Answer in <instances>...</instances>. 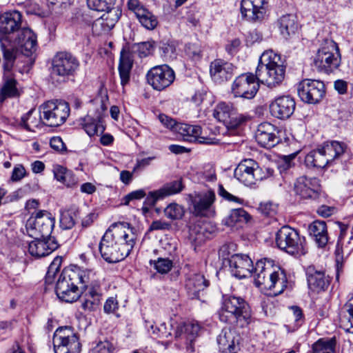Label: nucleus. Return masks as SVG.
<instances>
[{
	"mask_svg": "<svg viewBox=\"0 0 353 353\" xmlns=\"http://www.w3.org/2000/svg\"><path fill=\"white\" fill-rule=\"evenodd\" d=\"M9 43L8 48H11L14 62L18 52L29 57L36 50L37 37L30 28H23L17 32L14 39Z\"/></svg>",
	"mask_w": 353,
	"mask_h": 353,
	"instance_id": "4468645a",
	"label": "nucleus"
},
{
	"mask_svg": "<svg viewBox=\"0 0 353 353\" xmlns=\"http://www.w3.org/2000/svg\"><path fill=\"white\" fill-rule=\"evenodd\" d=\"M228 263L232 274L239 279L245 278L254 272L252 261L246 254H234L229 259Z\"/></svg>",
	"mask_w": 353,
	"mask_h": 353,
	"instance_id": "b1692460",
	"label": "nucleus"
},
{
	"mask_svg": "<svg viewBox=\"0 0 353 353\" xmlns=\"http://www.w3.org/2000/svg\"><path fill=\"white\" fill-rule=\"evenodd\" d=\"M184 213L183 206L176 203L169 204L164 210L165 216L171 220L181 219Z\"/></svg>",
	"mask_w": 353,
	"mask_h": 353,
	"instance_id": "09e8293b",
	"label": "nucleus"
},
{
	"mask_svg": "<svg viewBox=\"0 0 353 353\" xmlns=\"http://www.w3.org/2000/svg\"><path fill=\"white\" fill-rule=\"evenodd\" d=\"M308 233L319 248H324L329 241L327 228L324 221L316 220L308 225Z\"/></svg>",
	"mask_w": 353,
	"mask_h": 353,
	"instance_id": "f704fd0d",
	"label": "nucleus"
},
{
	"mask_svg": "<svg viewBox=\"0 0 353 353\" xmlns=\"http://www.w3.org/2000/svg\"><path fill=\"white\" fill-rule=\"evenodd\" d=\"M274 170L270 168L260 167L259 163L252 159L242 160L234 170V177L248 187H253L258 181L272 176Z\"/></svg>",
	"mask_w": 353,
	"mask_h": 353,
	"instance_id": "423d86ee",
	"label": "nucleus"
},
{
	"mask_svg": "<svg viewBox=\"0 0 353 353\" xmlns=\"http://www.w3.org/2000/svg\"><path fill=\"white\" fill-rule=\"evenodd\" d=\"M241 40L239 39H233L228 41V43L225 45V50L230 54H236L241 47Z\"/></svg>",
	"mask_w": 353,
	"mask_h": 353,
	"instance_id": "052dcab7",
	"label": "nucleus"
},
{
	"mask_svg": "<svg viewBox=\"0 0 353 353\" xmlns=\"http://www.w3.org/2000/svg\"><path fill=\"white\" fill-rule=\"evenodd\" d=\"M137 239L136 230L129 223H112L103 234L99 245L101 257L110 263L123 260L132 250Z\"/></svg>",
	"mask_w": 353,
	"mask_h": 353,
	"instance_id": "f257e3e1",
	"label": "nucleus"
},
{
	"mask_svg": "<svg viewBox=\"0 0 353 353\" xmlns=\"http://www.w3.org/2000/svg\"><path fill=\"white\" fill-rule=\"evenodd\" d=\"M267 0H242L241 12L242 17L250 21L261 20L265 14Z\"/></svg>",
	"mask_w": 353,
	"mask_h": 353,
	"instance_id": "cd10ccee",
	"label": "nucleus"
},
{
	"mask_svg": "<svg viewBox=\"0 0 353 353\" xmlns=\"http://www.w3.org/2000/svg\"><path fill=\"white\" fill-rule=\"evenodd\" d=\"M256 72L260 83L274 88L284 80L285 65L280 54L272 50H266L259 58Z\"/></svg>",
	"mask_w": 353,
	"mask_h": 353,
	"instance_id": "f03ea898",
	"label": "nucleus"
},
{
	"mask_svg": "<svg viewBox=\"0 0 353 353\" xmlns=\"http://www.w3.org/2000/svg\"><path fill=\"white\" fill-rule=\"evenodd\" d=\"M339 319L341 326L346 332L353 334V296L341 308Z\"/></svg>",
	"mask_w": 353,
	"mask_h": 353,
	"instance_id": "4c0bfd02",
	"label": "nucleus"
},
{
	"mask_svg": "<svg viewBox=\"0 0 353 353\" xmlns=\"http://www.w3.org/2000/svg\"><path fill=\"white\" fill-rule=\"evenodd\" d=\"M255 285L262 290H272L274 295L281 294L287 286V276L283 270H274L272 261L261 259L254 267Z\"/></svg>",
	"mask_w": 353,
	"mask_h": 353,
	"instance_id": "7ed1b4c3",
	"label": "nucleus"
},
{
	"mask_svg": "<svg viewBox=\"0 0 353 353\" xmlns=\"http://www.w3.org/2000/svg\"><path fill=\"white\" fill-rule=\"evenodd\" d=\"M305 164L307 168H323L328 165L321 148L310 152L305 158Z\"/></svg>",
	"mask_w": 353,
	"mask_h": 353,
	"instance_id": "a19ab883",
	"label": "nucleus"
},
{
	"mask_svg": "<svg viewBox=\"0 0 353 353\" xmlns=\"http://www.w3.org/2000/svg\"><path fill=\"white\" fill-rule=\"evenodd\" d=\"M275 126L270 123L264 122L259 125L255 134L257 143L262 147L271 148L279 143L280 139Z\"/></svg>",
	"mask_w": 353,
	"mask_h": 353,
	"instance_id": "a878e982",
	"label": "nucleus"
},
{
	"mask_svg": "<svg viewBox=\"0 0 353 353\" xmlns=\"http://www.w3.org/2000/svg\"><path fill=\"white\" fill-rule=\"evenodd\" d=\"M240 336L230 328H223L217 337V343L222 353H237L240 350Z\"/></svg>",
	"mask_w": 353,
	"mask_h": 353,
	"instance_id": "c756f323",
	"label": "nucleus"
},
{
	"mask_svg": "<svg viewBox=\"0 0 353 353\" xmlns=\"http://www.w3.org/2000/svg\"><path fill=\"white\" fill-rule=\"evenodd\" d=\"M53 172L54 178L67 186H71L75 183V179L73 178L71 172L65 168L56 165L53 168Z\"/></svg>",
	"mask_w": 353,
	"mask_h": 353,
	"instance_id": "a18cd8bd",
	"label": "nucleus"
},
{
	"mask_svg": "<svg viewBox=\"0 0 353 353\" xmlns=\"http://www.w3.org/2000/svg\"><path fill=\"white\" fill-rule=\"evenodd\" d=\"M72 268H65L56 283L55 292L58 298L67 303L76 301L81 296L77 276Z\"/></svg>",
	"mask_w": 353,
	"mask_h": 353,
	"instance_id": "6e6552de",
	"label": "nucleus"
},
{
	"mask_svg": "<svg viewBox=\"0 0 353 353\" xmlns=\"http://www.w3.org/2000/svg\"><path fill=\"white\" fill-rule=\"evenodd\" d=\"M250 219L249 214L243 208L234 209L225 218V223L229 227H234L236 224L247 223Z\"/></svg>",
	"mask_w": 353,
	"mask_h": 353,
	"instance_id": "79ce46f5",
	"label": "nucleus"
},
{
	"mask_svg": "<svg viewBox=\"0 0 353 353\" xmlns=\"http://www.w3.org/2000/svg\"><path fill=\"white\" fill-rule=\"evenodd\" d=\"M335 347L336 339L334 338L321 339L313 344L312 353H334Z\"/></svg>",
	"mask_w": 353,
	"mask_h": 353,
	"instance_id": "c03bdc74",
	"label": "nucleus"
},
{
	"mask_svg": "<svg viewBox=\"0 0 353 353\" xmlns=\"http://www.w3.org/2000/svg\"><path fill=\"white\" fill-rule=\"evenodd\" d=\"M145 192L142 189L131 192L124 196L123 199V204L128 205L131 201L141 199L145 196Z\"/></svg>",
	"mask_w": 353,
	"mask_h": 353,
	"instance_id": "bf43d9fd",
	"label": "nucleus"
},
{
	"mask_svg": "<svg viewBox=\"0 0 353 353\" xmlns=\"http://www.w3.org/2000/svg\"><path fill=\"white\" fill-rule=\"evenodd\" d=\"M0 20V45L3 55L6 51L12 55L11 48H8V44L21 29V14L18 11L6 12L1 17Z\"/></svg>",
	"mask_w": 353,
	"mask_h": 353,
	"instance_id": "9b49d317",
	"label": "nucleus"
},
{
	"mask_svg": "<svg viewBox=\"0 0 353 353\" xmlns=\"http://www.w3.org/2000/svg\"><path fill=\"white\" fill-rule=\"evenodd\" d=\"M79 68V61L71 53L57 52L52 59V77H59L63 79L74 76Z\"/></svg>",
	"mask_w": 353,
	"mask_h": 353,
	"instance_id": "2eb2a0df",
	"label": "nucleus"
},
{
	"mask_svg": "<svg viewBox=\"0 0 353 353\" xmlns=\"http://www.w3.org/2000/svg\"><path fill=\"white\" fill-rule=\"evenodd\" d=\"M183 188L182 179L166 183L160 189L150 192L145 199L144 203L149 207H153L158 200L179 194Z\"/></svg>",
	"mask_w": 353,
	"mask_h": 353,
	"instance_id": "5701e85b",
	"label": "nucleus"
},
{
	"mask_svg": "<svg viewBox=\"0 0 353 353\" xmlns=\"http://www.w3.org/2000/svg\"><path fill=\"white\" fill-rule=\"evenodd\" d=\"M259 210L266 216H273L276 212V206L270 202L262 203L259 207Z\"/></svg>",
	"mask_w": 353,
	"mask_h": 353,
	"instance_id": "4d7b16f0",
	"label": "nucleus"
},
{
	"mask_svg": "<svg viewBox=\"0 0 353 353\" xmlns=\"http://www.w3.org/2000/svg\"><path fill=\"white\" fill-rule=\"evenodd\" d=\"M119 307L118 301L116 298H108L103 306V310L105 313H114Z\"/></svg>",
	"mask_w": 353,
	"mask_h": 353,
	"instance_id": "69168bd1",
	"label": "nucleus"
},
{
	"mask_svg": "<svg viewBox=\"0 0 353 353\" xmlns=\"http://www.w3.org/2000/svg\"><path fill=\"white\" fill-rule=\"evenodd\" d=\"M216 196L213 190L200 192L192 198L194 213L197 216H207L212 210Z\"/></svg>",
	"mask_w": 353,
	"mask_h": 353,
	"instance_id": "7c9ffc66",
	"label": "nucleus"
},
{
	"mask_svg": "<svg viewBox=\"0 0 353 353\" xmlns=\"http://www.w3.org/2000/svg\"><path fill=\"white\" fill-rule=\"evenodd\" d=\"M26 174V171L21 164H18L14 166L12 175L11 181L16 182L21 180Z\"/></svg>",
	"mask_w": 353,
	"mask_h": 353,
	"instance_id": "680f3d73",
	"label": "nucleus"
},
{
	"mask_svg": "<svg viewBox=\"0 0 353 353\" xmlns=\"http://www.w3.org/2000/svg\"><path fill=\"white\" fill-rule=\"evenodd\" d=\"M218 193L219 196L225 199V200H228L229 201H233L235 203H242L243 200L240 198L235 196L230 193H229L228 191H226L223 186L221 184L219 185V190Z\"/></svg>",
	"mask_w": 353,
	"mask_h": 353,
	"instance_id": "e2e57ef3",
	"label": "nucleus"
},
{
	"mask_svg": "<svg viewBox=\"0 0 353 353\" xmlns=\"http://www.w3.org/2000/svg\"><path fill=\"white\" fill-rule=\"evenodd\" d=\"M55 219L52 214L46 210L38 211L27 221L26 228L28 234L33 239L52 237Z\"/></svg>",
	"mask_w": 353,
	"mask_h": 353,
	"instance_id": "1a4fd4ad",
	"label": "nucleus"
},
{
	"mask_svg": "<svg viewBox=\"0 0 353 353\" xmlns=\"http://www.w3.org/2000/svg\"><path fill=\"white\" fill-rule=\"evenodd\" d=\"M296 154L293 153L288 156H283L279 162V169L281 172L287 171L294 166V163L293 160L296 157Z\"/></svg>",
	"mask_w": 353,
	"mask_h": 353,
	"instance_id": "5fc2aeb1",
	"label": "nucleus"
},
{
	"mask_svg": "<svg viewBox=\"0 0 353 353\" xmlns=\"http://www.w3.org/2000/svg\"><path fill=\"white\" fill-rule=\"evenodd\" d=\"M294 194L301 199H319L321 195L320 180L318 178H309L305 176L299 177L294 183Z\"/></svg>",
	"mask_w": 353,
	"mask_h": 353,
	"instance_id": "aec40b11",
	"label": "nucleus"
},
{
	"mask_svg": "<svg viewBox=\"0 0 353 353\" xmlns=\"http://www.w3.org/2000/svg\"><path fill=\"white\" fill-rule=\"evenodd\" d=\"M112 345L107 341L98 343L92 350V353H112Z\"/></svg>",
	"mask_w": 353,
	"mask_h": 353,
	"instance_id": "13d9d810",
	"label": "nucleus"
},
{
	"mask_svg": "<svg viewBox=\"0 0 353 353\" xmlns=\"http://www.w3.org/2000/svg\"><path fill=\"white\" fill-rule=\"evenodd\" d=\"M260 83L258 81L256 72L244 73L237 77L232 85V92L235 97H242L251 99L256 95Z\"/></svg>",
	"mask_w": 353,
	"mask_h": 353,
	"instance_id": "6ab92c4d",
	"label": "nucleus"
},
{
	"mask_svg": "<svg viewBox=\"0 0 353 353\" xmlns=\"http://www.w3.org/2000/svg\"><path fill=\"white\" fill-rule=\"evenodd\" d=\"M208 228V224H203L202 226L199 228V230H196L195 227L193 229H191L190 235L192 238L195 241H202L201 236L205 235V232H207Z\"/></svg>",
	"mask_w": 353,
	"mask_h": 353,
	"instance_id": "774afa93",
	"label": "nucleus"
},
{
	"mask_svg": "<svg viewBox=\"0 0 353 353\" xmlns=\"http://www.w3.org/2000/svg\"><path fill=\"white\" fill-rule=\"evenodd\" d=\"M128 9L132 11L140 23L147 30H154L158 25V20L151 12L145 8L139 0H128Z\"/></svg>",
	"mask_w": 353,
	"mask_h": 353,
	"instance_id": "393cba45",
	"label": "nucleus"
},
{
	"mask_svg": "<svg viewBox=\"0 0 353 353\" xmlns=\"http://www.w3.org/2000/svg\"><path fill=\"white\" fill-rule=\"evenodd\" d=\"M219 316L222 322L230 324L239 323L243 327L250 323L251 310L250 305L243 298L223 295Z\"/></svg>",
	"mask_w": 353,
	"mask_h": 353,
	"instance_id": "20e7f679",
	"label": "nucleus"
},
{
	"mask_svg": "<svg viewBox=\"0 0 353 353\" xmlns=\"http://www.w3.org/2000/svg\"><path fill=\"white\" fill-rule=\"evenodd\" d=\"M76 210H65L61 213L60 226L63 230H70L75 225Z\"/></svg>",
	"mask_w": 353,
	"mask_h": 353,
	"instance_id": "de8ad7c7",
	"label": "nucleus"
},
{
	"mask_svg": "<svg viewBox=\"0 0 353 353\" xmlns=\"http://www.w3.org/2000/svg\"><path fill=\"white\" fill-rule=\"evenodd\" d=\"M340 64L341 54L337 44L332 40H325L314 57V68L320 72L330 74L338 69Z\"/></svg>",
	"mask_w": 353,
	"mask_h": 353,
	"instance_id": "0eeeda50",
	"label": "nucleus"
},
{
	"mask_svg": "<svg viewBox=\"0 0 353 353\" xmlns=\"http://www.w3.org/2000/svg\"><path fill=\"white\" fill-rule=\"evenodd\" d=\"M28 244V252L34 257L41 258L49 255L59 247L54 237L34 239Z\"/></svg>",
	"mask_w": 353,
	"mask_h": 353,
	"instance_id": "bb28decb",
	"label": "nucleus"
},
{
	"mask_svg": "<svg viewBox=\"0 0 353 353\" xmlns=\"http://www.w3.org/2000/svg\"><path fill=\"white\" fill-rule=\"evenodd\" d=\"M55 353H80L81 343L77 332L70 326L57 328L53 335Z\"/></svg>",
	"mask_w": 353,
	"mask_h": 353,
	"instance_id": "9d476101",
	"label": "nucleus"
},
{
	"mask_svg": "<svg viewBox=\"0 0 353 353\" xmlns=\"http://www.w3.org/2000/svg\"><path fill=\"white\" fill-rule=\"evenodd\" d=\"M154 268L161 274L168 273L172 268L173 263L169 259L159 258L154 261Z\"/></svg>",
	"mask_w": 353,
	"mask_h": 353,
	"instance_id": "603ef678",
	"label": "nucleus"
},
{
	"mask_svg": "<svg viewBox=\"0 0 353 353\" xmlns=\"http://www.w3.org/2000/svg\"><path fill=\"white\" fill-rule=\"evenodd\" d=\"M73 273L76 274L77 279L76 281L78 283L80 294L85 292L88 286L99 280L97 272L91 269H82L79 267L72 268Z\"/></svg>",
	"mask_w": 353,
	"mask_h": 353,
	"instance_id": "c9c22d12",
	"label": "nucleus"
},
{
	"mask_svg": "<svg viewBox=\"0 0 353 353\" xmlns=\"http://www.w3.org/2000/svg\"><path fill=\"white\" fill-rule=\"evenodd\" d=\"M176 131L187 141L201 143H209L208 139L201 136L202 129L199 125L179 123L176 126Z\"/></svg>",
	"mask_w": 353,
	"mask_h": 353,
	"instance_id": "72a5a7b5",
	"label": "nucleus"
},
{
	"mask_svg": "<svg viewBox=\"0 0 353 353\" xmlns=\"http://www.w3.org/2000/svg\"><path fill=\"white\" fill-rule=\"evenodd\" d=\"M61 263V258L56 257L54 261L51 263L47 272L45 282L46 284L50 285L52 283L56 273L59 270V266Z\"/></svg>",
	"mask_w": 353,
	"mask_h": 353,
	"instance_id": "8fccbe9b",
	"label": "nucleus"
},
{
	"mask_svg": "<svg viewBox=\"0 0 353 353\" xmlns=\"http://www.w3.org/2000/svg\"><path fill=\"white\" fill-rule=\"evenodd\" d=\"M146 79L154 90L162 91L173 83L175 72L167 64L156 65L148 70Z\"/></svg>",
	"mask_w": 353,
	"mask_h": 353,
	"instance_id": "a211bd4d",
	"label": "nucleus"
},
{
	"mask_svg": "<svg viewBox=\"0 0 353 353\" xmlns=\"http://www.w3.org/2000/svg\"><path fill=\"white\" fill-rule=\"evenodd\" d=\"M279 30L283 37L288 39L294 34L297 30V23L295 16L293 14H285L280 17L278 21Z\"/></svg>",
	"mask_w": 353,
	"mask_h": 353,
	"instance_id": "58836bf2",
	"label": "nucleus"
},
{
	"mask_svg": "<svg viewBox=\"0 0 353 353\" xmlns=\"http://www.w3.org/2000/svg\"><path fill=\"white\" fill-rule=\"evenodd\" d=\"M306 276L309 288L314 292L325 291L330 284L329 279L323 271L317 270L314 266H308Z\"/></svg>",
	"mask_w": 353,
	"mask_h": 353,
	"instance_id": "2f4dec72",
	"label": "nucleus"
},
{
	"mask_svg": "<svg viewBox=\"0 0 353 353\" xmlns=\"http://www.w3.org/2000/svg\"><path fill=\"white\" fill-rule=\"evenodd\" d=\"M88 290V294L94 299V301L99 300L101 295V288L99 280L90 285L87 288Z\"/></svg>",
	"mask_w": 353,
	"mask_h": 353,
	"instance_id": "338daca9",
	"label": "nucleus"
},
{
	"mask_svg": "<svg viewBox=\"0 0 353 353\" xmlns=\"http://www.w3.org/2000/svg\"><path fill=\"white\" fill-rule=\"evenodd\" d=\"M94 103L97 106L96 110H89L86 116L78 120L79 125L90 137L102 134L105 130L102 122L103 112L106 109L105 104L102 100H95Z\"/></svg>",
	"mask_w": 353,
	"mask_h": 353,
	"instance_id": "dca6fc26",
	"label": "nucleus"
},
{
	"mask_svg": "<svg viewBox=\"0 0 353 353\" xmlns=\"http://www.w3.org/2000/svg\"><path fill=\"white\" fill-rule=\"evenodd\" d=\"M132 65L133 60L130 54L125 50H122L118 69L121 79V84L123 87L128 84L130 81Z\"/></svg>",
	"mask_w": 353,
	"mask_h": 353,
	"instance_id": "e433bc0d",
	"label": "nucleus"
},
{
	"mask_svg": "<svg viewBox=\"0 0 353 353\" xmlns=\"http://www.w3.org/2000/svg\"><path fill=\"white\" fill-rule=\"evenodd\" d=\"M136 51L139 57H145L151 54L153 50V45L149 41L137 43L135 46Z\"/></svg>",
	"mask_w": 353,
	"mask_h": 353,
	"instance_id": "864d4df0",
	"label": "nucleus"
},
{
	"mask_svg": "<svg viewBox=\"0 0 353 353\" xmlns=\"http://www.w3.org/2000/svg\"><path fill=\"white\" fill-rule=\"evenodd\" d=\"M213 117L227 128H236L244 121L232 104L226 102H220L216 105Z\"/></svg>",
	"mask_w": 353,
	"mask_h": 353,
	"instance_id": "412c9836",
	"label": "nucleus"
},
{
	"mask_svg": "<svg viewBox=\"0 0 353 353\" xmlns=\"http://www.w3.org/2000/svg\"><path fill=\"white\" fill-rule=\"evenodd\" d=\"M234 65L223 59H216L210 66V73L212 80L217 83H222L230 80L234 75Z\"/></svg>",
	"mask_w": 353,
	"mask_h": 353,
	"instance_id": "c85d7f7f",
	"label": "nucleus"
},
{
	"mask_svg": "<svg viewBox=\"0 0 353 353\" xmlns=\"http://www.w3.org/2000/svg\"><path fill=\"white\" fill-rule=\"evenodd\" d=\"M275 241L280 250L292 256H301L307 253L305 238L289 225H284L276 232Z\"/></svg>",
	"mask_w": 353,
	"mask_h": 353,
	"instance_id": "39448f33",
	"label": "nucleus"
},
{
	"mask_svg": "<svg viewBox=\"0 0 353 353\" xmlns=\"http://www.w3.org/2000/svg\"><path fill=\"white\" fill-rule=\"evenodd\" d=\"M295 108V99L290 95L276 97L269 105L271 115L283 120L289 119L294 113Z\"/></svg>",
	"mask_w": 353,
	"mask_h": 353,
	"instance_id": "4be33fe9",
	"label": "nucleus"
},
{
	"mask_svg": "<svg viewBox=\"0 0 353 353\" xmlns=\"http://www.w3.org/2000/svg\"><path fill=\"white\" fill-rule=\"evenodd\" d=\"M41 108L43 123L50 127L63 124L70 112L69 104L64 101H50L43 103Z\"/></svg>",
	"mask_w": 353,
	"mask_h": 353,
	"instance_id": "f8f14e48",
	"label": "nucleus"
},
{
	"mask_svg": "<svg viewBox=\"0 0 353 353\" xmlns=\"http://www.w3.org/2000/svg\"><path fill=\"white\" fill-rule=\"evenodd\" d=\"M209 281L200 273L190 274L185 281V288L191 299H199V294L209 286Z\"/></svg>",
	"mask_w": 353,
	"mask_h": 353,
	"instance_id": "473e14b6",
	"label": "nucleus"
},
{
	"mask_svg": "<svg viewBox=\"0 0 353 353\" xmlns=\"http://www.w3.org/2000/svg\"><path fill=\"white\" fill-rule=\"evenodd\" d=\"M3 81L0 89V103H3L8 98H14L19 95L17 88V81L12 72L14 66V57L8 52H5L3 54Z\"/></svg>",
	"mask_w": 353,
	"mask_h": 353,
	"instance_id": "ddd939ff",
	"label": "nucleus"
},
{
	"mask_svg": "<svg viewBox=\"0 0 353 353\" xmlns=\"http://www.w3.org/2000/svg\"><path fill=\"white\" fill-rule=\"evenodd\" d=\"M184 332L188 335V339L192 341L198 335L201 326L196 321H188L184 323Z\"/></svg>",
	"mask_w": 353,
	"mask_h": 353,
	"instance_id": "3c124183",
	"label": "nucleus"
},
{
	"mask_svg": "<svg viewBox=\"0 0 353 353\" xmlns=\"http://www.w3.org/2000/svg\"><path fill=\"white\" fill-rule=\"evenodd\" d=\"M151 330H152L153 334H156V336L159 338L166 339L171 336V329L170 327H168L165 323H161L159 326H156L155 327L152 325Z\"/></svg>",
	"mask_w": 353,
	"mask_h": 353,
	"instance_id": "6e6d98bb",
	"label": "nucleus"
},
{
	"mask_svg": "<svg viewBox=\"0 0 353 353\" xmlns=\"http://www.w3.org/2000/svg\"><path fill=\"white\" fill-rule=\"evenodd\" d=\"M321 148L325 158L327 159L328 163H330L343 154L345 151V144L333 141L325 143Z\"/></svg>",
	"mask_w": 353,
	"mask_h": 353,
	"instance_id": "ea45409f",
	"label": "nucleus"
},
{
	"mask_svg": "<svg viewBox=\"0 0 353 353\" xmlns=\"http://www.w3.org/2000/svg\"><path fill=\"white\" fill-rule=\"evenodd\" d=\"M336 212V208L333 206L322 205L316 210V213L321 217L327 218Z\"/></svg>",
	"mask_w": 353,
	"mask_h": 353,
	"instance_id": "0e129e2a",
	"label": "nucleus"
},
{
	"mask_svg": "<svg viewBox=\"0 0 353 353\" xmlns=\"http://www.w3.org/2000/svg\"><path fill=\"white\" fill-rule=\"evenodd\" d=\"M34 112V110L31 109L21 119L19 125L26 130L34 131L33 128H38L43 120V114H40L37 118L36 116H33Z\"/></svg>",
	"mask_w": 353,
	"mask_h": 353,
	"instance_id": "37998d69",
	"label": "nucleus"
},
{
	"mask_svg": "<svg viewBox=\"0 0 353 353\" xmlns=\"http://www.w3.org/2000/svg\"><path fill=\"white\" fill-rule=\"evenodd\" d=\"M116 0H87L89 8L97 12H112V6Z\"/></svg>",
	"mask_w": 353,
	"mask_h": 353,
	"instance_id": "49530a36",
	"label": "nucleus"
},
{
	"mask_svg": "<svg viewBox=\"0 0 353 353\" xmlns=\"http://www.w3.org/2000/svg\"><path fill=\"white\" fill-rule=\"evenodd\" d=\"M297 92L303 102L316 104L325 97V86L321 81L306 79L299 83Z\"/></svg>",
	"mask_w": 353,
	"mask_h": 353,
	"instance_id": "f3484780",
	"label": "nucleus"
}]
</instances>
